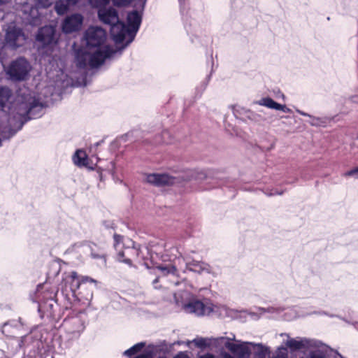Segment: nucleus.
Masks as SVG:
<instances>
[{"label":"nucleus","instance_id":"nucleus-16","mask_svg":"<svg viewBox=\"0 0 358 358\" xmlns=\"http://www.w3.org/2000/svg\"><path fill=\"white\" fill-rule=\"evenodd\" d=\"M55 30L52 26H45L41 28L36 35V41L43 45H49L54 41Z\"/></svg>","mask_w":358,"mask_h":358},{"label":"nucleus","instance_id":"nucleus-21","mask_svg":"<svg viewBox=\"0 0 358 358\" xmlns=\"http://www.w3.org/2000/svg\"><path fill=\"white\" fill-rule=\"evenodd\" d=\"M251 348L256 358H266L270 353L269 348L262 343H255L252 342Z\"/></svg>","mask_w":358,"mask_h":358},{"label":"nucleus","instance_id":"nucleus-28","mask_svg":"<svg viewBox=\"0 0 358 358\" xmlns=\"http://www.w3.org/2000/svg\"><path fill=\"white\" fill-rule=\"evenodd\" d=\"M14 327L16 328H18L19 327L23 326V323L20 318H19L18 320H12L8 322H6L3 324V329H2V333L6 334V329L9 327Z\"/></svg>","mask_w":358,"mask_h":358},{"label":"nucleus","instance_id":"nucleus-42","mask_svg":"<svg viewBox=\"0 0 358 358\" xmlns=\"http://www.w3.org/2000/svg\"><path fill=\"white\" fill-rule=\"evenodd\" d=\"M7 1H8V0H0V5L5 3Z\"/></svg>","mask_w":358,"mask_h":358},{"label":"nucleus","instance_id":"nucleus-30","mask_svg":"<svg viewBox=\"0 0 358 358\" xmlns=\"http://www.w3.org/2000/svg\"><path fill=\"white\" fill-rule=\"evenodd\" d=\"M89 254L90 255V256L94 258V259H102V261H103V265H105L106 263V258H105V256L104 255H101V254H98V253H96L93 251V250L92 249L91 251H90Z\"/></svg>","mask_w":358,"mask_h":358},{"label":"nucleus","instance_id":"nucleus-27","mask_svg":"<svg viewBox=\"0 0 358 358\" xmlns=\"http://www.w3.org/2000/svg\"><path fill=\"white\" fill-rule=\"evenodd\" d=\"M144 346H145L144 343H138L134 345V346H132L131 348H130L129 349L124 351V355L126 356L134 355L136 354L137 352H140Z\"/></svg>","mask_w":358,"mask_h":358},{"label":"nucleus","instance_id":"nucleus-20","mask_svg":"<svg viewBox=\"0 0 358 358\" xmlns=\"http://www.w3.org/2000/svg\"><path fill=\"white\" fill-rule=\"evenodd\" d=\"M296 111L299 114H300L303 116L309 117L310 118V120L308 122L312 126L325 127L327 125V124L329 123L331 120L330 118L327 117H313V116L309 115L308 113H306L299 109H296Z\"/></svg>","mask_w":358,"mask_h":358},{"label":"nucleus","instance_id":"nucleus-13","mask_svg":"<svg viewBox=\"0 0 358 358\" xmlns=\"http://www.w3.org/2000/svg\"><path fill=\"white\" fill-rule=\"evenodd\" d=\"M83 16L80 14H73L65 18L62 24V30L69 34L78 31L82 26Z\"/></svg>","mask_w":358,"mask_h":358},{"label":"nucleus","instance_id":"nucleus-34","mask_svg":"<svg viewBox=\"0 0 358 358\" xmlns=\"http://www.w3.org/2000/svg\"><path fill=\"white\" fill-rule=\"evenodd\" d=\"M80 282L81 284L82 283H85V282H94L96 283V280H95L94 279L90 278V277H88V276H81L80 278Z\"/></svg>","mask_w":358,"mask_h":358},{"label":"nucleus","instance_id":"nucleus-11","mask_svg":"<svg viewBox=\"0 0 358 358\" xmlns=\"http://www.w3.org/2000/svg\"><path fill=\"white\" fill-rule=\"evenodd\" d=\"M285 345L291 350L296 351L302 349H310L318 347L317 341L306 338H289L285 342Z\"/></svg>","mask_w":358,"mask_h":358},{"label":"nucleus","instance_id":"nucleus-17","mask_svg":"<svg viewBox=\"0 0 358 358\" xmlns=\"http://www.w3.org/2000/svg\"><path fill=\"white\" fill-rule=\"evenodd\" d=\"M224 337H217V338H202L198 337L192 340V341L187 342V345H189L190 343H194V345L199 348H206L210 347L211 345H217L222 343V341H224Z\"/></svg>","mask_w":358,"mask_h":358},{"label":"nucleus","instance_id":"nucleus-5","mask_svg":"<svg viewBox=\"0 0 358 358\" xmlns=\"http://www.w3.org/2000/svg\"><path fill=\"white\" fill-rule=\"evenodd\" d=\"M31 69V65L26 59L19 57L10 63L7 74L13 80H24L28 78Z\"/></svg>","mask_w":358,"mask_h":358},{"label":"nucleus","instance_id":"nucleus-22","mask_svg":"<svg viewBox=\"0 0 358 358\" xmlns=\"http://www.w3.org/2000/svg\"><path fill=\"white\" fill-rule=\"evenodd\" d=\"M78 1V0H59L55 4V10L59 15H63L71 6L76 5Z\"/></svg>","mask_w":358,"mask_h":358},{"label":"nucleus","instance_id":"nucleus-31","mask_svg":"<svg viewBox=\"0 0 358 358\" xmlns=\"http://www.w3.org/2000/svg\"><path fill=\"white\" fill-rule=\"evenodd\" d=\"M310 358H326L323 353L319 350L312 351L309 354Z\"/></svg>","mask_w":358,"mask_h":358},{"label":"nucleus","instance_id":"nucleus-25","mask_svg":"<svg viewBox=\"0 0 358 358\" xmlns=\"http://www.w3.org/2000/svg\"><path fill=\"white\" fill-rule=\"evenodd\" d=\"M69 278H71V286L70 289L71 292H76L78 290L81 285L80 279L76 271H72L70 273Z\"/></svg>","mask_w":358,"mask_h":358},{"label":"nucleus","instance_id":"nucleus-7","mask_svg":"<svg viewBox=\"0 0 358 358\" xmlns=\"http://www.w3.org/2000/svg\"><path fill=\"white\" fill-rule=\"evenodd\" d=\"M12 92L6 87H0V110L8 114V122L10 127L13 125V120H15L16 115L14 109L16 99L12 101Z\"/></svg>","mask_w":358,"mask_h":358},{"label":"nucleus","instance_id":"nucleus-43","mask_svg":"<svg viewBox=\"0 0 358 358\" xmlns=\"http://www.w3.org/2000/svg\"><path fill=\"white\" fill-rule=\"evenodd\" d=\"M282 193H278L277 192H275L274 193H271V195H275V194H281Z\"/></svg>","mask_w":358,"mask_h":358},{"label":"nucleus","instance_id":"nucleus-47","mask_svg":"<svg viewBox=\"0 0 358 358\" xmlns=\"http://www.w3.org/2000/svg\"><path fill=\"white\" fill-rule=\"evenodd\" d=\"M156 282H157V279H155V280L154 281V283H155Z\"/></svg>","mask_w":358,"mask_h":358},{"label":"nucleus","instance_id":"nucleus-45","mask_svg":"<svg viewBox=\"0 0 358 358\" xmlns=\"http://www.w3.org/2000/svg\"><path fill=\"white\" fill-rule=\"evenodd\" d=\"M353 176H355L357 179H358V173L354 175Z\"/></svg>","mask_w":358,"mask_h":358},{"label":"nucleus","instance_id":"nucleus-3","mask_svg":"<svg viewBox=\"0 0 358 358\" xmlns=\"http://www.w3.org/2000/svg\"><path fill=\"white\" fill-rule=\"evenodd\" d=\"M176 303L185 313L196 316H215L225 317L230 315V310L224 305L213 303L208 300L201 301L186 289L174 294Z\"/></svg>","mask_w":358,"mask_h":358},{"label":"nucleus","instance_id":"nucleus-23","mask_svg":"<svg viewBox=\"0 0 358 358\" xmlns=\"http://www.w3.org/2000/svg\"><path fill=\"white\" fill-rule=\"evenodd\" d=\"M69 250L72 252L78 253L80 255H87L92 250V246L87 242H80L73 245Z\"/></svg>","mask_w":358,"mask_h":358},{"label":"nucleus","instance_id":"nucleus-10","mask_svg":"<svg viewBox=\"0 0 358 358\" xmlns=\"http://www.w3.org/2000/svg\"><path fill=\"white\" fill-rule=\"evenodd\" d=\"M63 326L71 339L78 338L85 328L84 321L80 316L66 319Z\"/></svg>","mask_w":358,"mask_h":358},{"label":"nucleus","instance_id":"nucleus-24","mask_svg":"<svg viewBox=\"0 0 358 358\" xmlns=\"http://www.w3.org/2000/svg\"><path fill=\"white\" fill-rule=\"evenodd\" d=\"M73 163L78 166H85L87 165V156L85 151L77 150L73 157Z\"/></svg>","mask_w":358,"mask_h":358},{"label":"nucleus","instance_id":"nucleus-40","mask_svg":"<svg viewBox=\"0 0 358 358\" xmlns=\"http://www.w3.org/2000/svg\"><path fill=\"white\" fill-rule=\"evenodd\" d=\"M222 358H234L230 354L224 352L222 354Z\"/></svg>","mask_w":358,"mask_h":358},{"label":"nucleus","instance_id":"nucleus-15","mask_svg":"<svg viewBox=\"0 0 358 358\" xmlns=\"http://www.w3.org/2000/svg\"><path fill=\"white\" fill-rule=\"evenodd\" d=\"M186 268L190 271L199 274L209 273L215 275V272L212 267L203 262L193 260L192 262H187L186 263Z\"/></svg>","mask_w":358,"mask_h":358},{"label":"nucleus","instance_id":"nucleus-39","mask_svg":"<svg viewBox=\"0 0 358 358\" xmlns=\"http://www.w3.org/2000/svg\"><path fill=\"white\" fill-rule=\"evenodd\" d=\"M199 358H216L213 354L207 353L199 357Z\"/></svg>","mask_w":358,"mask_h":358},{"label":"nucleus","instance_id":"nucleus-1","mask_svg":"<svg viewBox=\"0 0 358 358\" xmlns=\"http://www.w3.org/2000/svg\"><path fill=\"white\" fill-rule=\"evenodd\" d=\"M85 39L86 47L76 54V64L80 69L98 67L116 53V50L105 44L106 34L101 27H90L85 31Z\"/></svg>","mask_w":358,"mask_h":358},{"label":"nucleus","instance_id":"nucleus-8","mask_svg":"<svg viewBox=\"0 0 358 358\" xmlns=\"http://www.w3.org/2000/svg\"><path fill=\"white\" fill-rule=\"evenodd\" d=\"M222 341L224 346L238 358H248L252 352V342H244L236 341V343H231V341H236L235 336L232 337H224Z\"/></svg>","mask_w":358,"mask_h":358},{"label":"nucleus","instance_id":"nucleus-2","mask_svg":"<svg viewBox=\"0 0 358 358\" xmlns=\"http://www.w3.org/2000/svg\"><path fill=\"white\" fill-rule=\"evenodd\" d=\"M98 16L102 22L110 26V35L116 43L126 41L122 49L134 41L141 23V15L136 10L128 13L127 26L119 20L117 12L113 8H100Z\"/></svg>","mask_w":358,"mask_h":358},{"label":"nucleus","instance_id":"nucleus-41","mask_svg":"<svg viewBox=\"0 0 358 358\" xmlns=\"http://www.w3.org/2000/svg\"><path fill=\"white\" fill-rule=\"evenodd\" d=\"M350 99L352 102L358 103V95L352 96Z\"/></svg>","mask_w":358,"mask_h":358},{"label":"nucleus","instance_id":"nucleus-46","mask_svg":"<svg viewBox=\"0 0 358 358\" xmlns=\"http://www.w3.org/2000/svg\"><path fill=\"white\" fill-rule=\"evenodd\" d=\"M180 3H182L185 1V0H178Z\"/></svg>","mask_w":358,"mask_h":358},{"label":"nucleus","instance_id":"nucleus-29","mask_svg":"<svg viewBox=\"0 0 358 358\" xmlns=\"http://www.w3.org/2000/svg\"><path fill=\"white\" fill-rule=\"evenodd\" d=\"M272 358H288L287 349L284 347H279Z\"/></svg>","mask_w":358,"mask_h":358},{"label":"nucleus","instance_id":"nucleus-35","mask_svg":"<svg viewBox=\"0 0 358 358\" xmlns=\"http://www.w3.org/2000/svg\"><path fill=\"white\" fill-rule=\"evenodd\" d=\"M357 173H358V167H356V168H355V169H353L352 170H350V171L345 172L343 174V176L345 177H350V176H354V175H355Z\"/></svg>","mask_w":358,"mask_h":358},{"label":"nucleus","instance_id":"nucleus-33","mask_svg":"<svg viewBox=\"0 0 358 358\" xmlns=\"http://www.w3.org/2000/svg\"><path fill=\"white\" fill-rule=\"evenodd\" d=\"M275 310L276 309L274 308L273 307H269L268 308H258V311L261 315L264 313H274Z\"/></svg>","mask_w":358,"mask_h":358},{"label":"nucleus","instance_id":"nucleus-18","mask_svg":"<svg viewBox=\"0 0 358 358\" xmlns=\"http://www.w3.org/2000/svg\"><path fill=\"white\" fill-rule=\"evenodd\" d=\"M255 103L259 106H265L270 109L281 110L285 113L291 112V110L289 108H287L285 105L280 104L275 102L273 99H272L270 97L262 98L260 100L257 101Z\"/></svg>","mask_w":358,"mask_h":358},{"label":"nucleus","instance_id":"nucleus-37","mask_svg":"<svg viewBox=\"0 0 358 358\" xmlns=\"http://www.w3.org/2000/svg\"><path fill=\"white\" fill-rule=\"evenodd\" d=\"M114 240H115V248L116 249H117V246L118 245L120 244V243L122 241V237L120 235H117V234H115L114 235Z\"/></svg>","mask_w":358,"mask_h":358},{"label":"nucleus","instance_id":"nucleus-19","mask_svg":"<svg viewBox=\"0 0 358 358\" xmlns=\"http://www.w3.org/2000/svg\"><path fill=\"white\" fill-rule=\"evenodd\" d=\"M132 255H135L136 256L139 255V250L136 249L135 248H126L124 251H120L117 255V259L119 262H124L129 266L132 265V262L130 257Z\"/></svg>","mask_w":358,"mask_h":358},{"label":"nucleus","instance_id":"nucleus-4","mask_svg":"<svg viewBox=\"0 0 358 358\" xmlns=\"http://www.w3.org/2000/svg\"><path fill=\"white\" fill-rule=\"evenodd\" d=\"M13 107L16 110V118L13 120V125L10 127V136L20 130L28 120L41 117L43 105L35 96L28 94L18 96Z\"/></svg>","mask_w":358,"mask_h":358},{"label":"nucleus","instance_id":"nucleus-44","mask_svg":"<svg viewBox=\"0 0 358 358\" xmlns=\"http://www.w3.org/2000/svg\"><path fill=\"white\" fill-rule=\"evenodd\" d=\"M355 144L354 145L358 148V139L355 141Z\"/></svg>","mask_w":358,"mask_h":358},{"label":"nucleus","instance_id":"nucleus-9","mask_svg":"<svg viewBox=\"0 0 358 358\" xmlns=\"http://www.w3.org/2000/svg\"><path fill=\"white\" fill-rule=\"evenodd\" d=\"M165 256L168 257L167 260L171 262L172 264L164 266H156V269L160 271L164 275H166L170 273L175 275L177 271V267L179 266L182 262L181 252L179 251L178 248L173 247L166 251Z\"/></svg>","mask_w":358,"mask_h":358},{"label":"nucleus","instance_id":"nucleus-12","mask_svg":"<svg viewBox=\"0 0 358 358\" xmlns=\"http://www.w3.org/2000/svg\"><path fill=\"white\" fill-rule=\"evenodd\" d=\"M148 183L155 186H163L176 184L178 179L166 173H150L145 176L144 179Z\"/></svg>","mask_w":358,"mask_h":358},{"label":"nucleus","instance_id":"nucleus-32","mask_svg":"<svg viewBox=\"0 0 358 358\" xmlns=\"http://www.w3.org/2000/svg\"><path fill=\"white\" fill-rule=\"evenodd\" d=\"M132 0H112L113 3L118 6H127Z\"/></svg>","mask_w":358,"mask_h":358},{"label":"nucleus","instance_id":"nucleus-26","mask_svg":"<svg viewBox=\"0 0 358 358\" xmlns=\"http://www.w3.org/2000/svg\"><path fill=\"white\" fill-rule=\"evenodd\" d=\"M206 178V173L202 170H194L189 171V176L187 180L194 179L196 180H202Z\"/></svg>","mask_w":358,"mask_h":358},{"label":"nucleus","instance_id":"nucleus-6","mask_svg":"<svg viewBox=\"0 0 358 358\" xmlns=\"http://www.w3.org/2000/svg\"><path fill=\"white\" fill-rule=\"evenodd\" d=\"M5 31L4 40L8 47L15 50L25 44L27 37L20 27L10 24L8 26Z\"/></svg>","mask_w":358,"mask_h":358},{"label":"nucleus","instance_id":"nucleus-14","mask_svg":"<svg viewBox=\"0 0 358 358\" xmlns=\"http://www.w3.org/2000/svg\"><path fill=\"white\" fill-rule=\"evenodd\" d=\"M23 20L33 26L38 25L41 22V16L37 8L25 3L22 6Z\"/></svg>","mask_w":358,"mask_h":358},{"label":"nucleus","instance_id":"nucleus-38","mask_svg":"<svg viewBox=\"0 0 358 358\" xmlns=\"http://www.w3.org/2000/svg\"><path fill=\"white\" fill-rule=\"evenodd\" d=\"M38 3L42 6V7H48V6H50L51 4V0H38Z\"/></svg>","mask_w":358,"mask_h":358},{"label":"nucleus","instance_id":"nucleus-36","mask_svg":"<svg viewBox=\"0 0 358 358\" xmlns=\"http://www.w3.org/2000/svg\"><path fill=\"white\" fill-rule=\"evenodd\" d=\"M135 358H153V357L151 352H147L136 356Z\"/></svg>","mask_w":358,"mask_h":358}]
</instances>
